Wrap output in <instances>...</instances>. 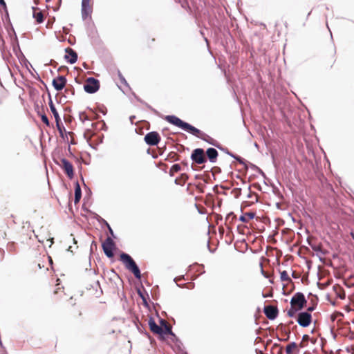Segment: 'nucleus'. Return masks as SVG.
Masks as SVG:
<instances>
[{"label":"nucleus","mask_w":354,"mask_h":354,"mask_svg":"<svg viewBox=\"0 0 354 354\" xmlns=\"http://www.w3.org/2000/svg\"><path fill=\"white\" fill-rule=\"evenodd\" d=\"M280 279L283 281H287L288 282L292 281L291 279L289 277V276L288 274V272L286 270H283L280 272Z\"/></svg>","instance_id":"nucleus-27"},{"label":"nucleus","mask_w":354,"mask_h":354,"mask_svg":"<svg viewBox=\"0 0 354 354\" xmlns=\"http://www.w3.org/2000/svg\"><path fill=\"white\" fill-rule=\"evenodd\" d=\"M75 196H82V189L78 181L75 183Z\"/></svg>","instance_id":"nucleus-28"},{"label":"nucleus","mask_w":354,"mask_h":354,"mask_svg":"<svg viewBox=\"0 0 354 354\" xmlns=\"http://www.w3.org/2000/svg\"><path fill=\"white\" fill-rule=\"evenodd\" d=\"M79 118L81 122L83 123L86 120H90L88 117L86 115L85 112H80Z\"/></svg>","instance_id":"nucleus-32"},{"label":"nucleus","mask_w":354,"mask_h":354,"mask_svg":"<svg viewBox=\"0 0 354 354\" xmlns=\"http://www.w3.org/2000/svg\"><path fill=\"white\" fill-rule=\"evenodd\" d=\"M32 9L33 10L32 17L37 22V24H41L44 21V15L41 11H37L38 8L32 6Z\"/></svg>","instance_id":"nucleus-18"},{"label":"nucleus","mask_w":354,"mask_h":354,"mask_svg":"<svg viewBox=\"0 0 354 354\" xmlns=\"http://www.w3.org/2000/svg\"><path fill=\"white\" fill-rule=\"evenodd\" d=\"M147 109L151 110L153 113H154L156 115L160 116V113L155 109H153L151 105H149L148 103L145 102L144 104Z\"/></svg>","instance_id":"nucleus-34"},{"label":"nucleus","mask_w":354,"mask_h":354,"mask_svg":"<svg viewBox=\"0 0 354 354\" xmlns=\"http://www.w3.org/2000/svg\"><path fill=\"white\" fill-rule=\"evenodd\" d=\"M107 229H108L109 232V234H111V236H113V238H115V234H114V232H113V230H112L111 227V226H109V227H107Z\"/></svg>","instance_id":"nucleus-47"},{"label":"nucleus","mask_w":354,"mask_h":354,"mask_svg":"<svg viewBox=\"0 0 354 354\" xmlns=\"http://www.w3.org/2000/svg\"><path fill=\"white\" fill-rule=\"evenodd\" d=\"M235 219L236 215H234L233 212H230L225 217V221L229 222L230 224H231Z\"/></svg>","instance_id":"nucleus-29"},{"label":"nucleus","mask_w":354,"mask_h":354,"mask_svg":"<svg viewBox=\"0 0 354 354\" xmlns=\"http://www.w3.org/2000/svg\"><path fill=\"white\" fill-rule=\"evenodd\" d=\"M148 325L150 330L154 334L159 335L160 332H162V327L159 326L155 322L153 317H149L148 321Z\"/></svg>","instance_id":"nucleus-16"},{"label":"nucleus","mask_w":354,"mask_h":354,"mask_svg":"<svg viewBox=\"0 0 354 354\" xmlns=\"http://www.w3.org/2000/svg\"><path fill=\"white\" fill-rule=\"evenodd\" d=\"M102 248L106 257L109 259L114 257V251L116 249V245L111 237H106L105 241L102 243Z\"/></svg>","instance_id":"nucleus-4"},{"label":"nucleus","mask_w":354,"mask_h":354,"mask_svg":"<svg viewBox=\"0 0 354 354\" xmlns=\"http://www.w3.org/2000/svg\"><path fill=\"white\" fill-rule=\"evenodd\" d=\"M0 346H1V348L2 349H3V354H5V351H6L5 350V347L3 346V343H2V342H1V339H0Z\"/></svg>","instance_id":"nucleus-60"},{"label":"nucleus","mask_w":354,"mask_h":354,"mask_svg":"<svg viewBox=\"0 0 354 354\" xmlns=\"http://www.w3.org/2000/svg\"><path fill=\"white\" fill-rule=\"evenodd\" d=\"M100 81L93 77H88L84 84V90L88 94L96 93L100 89Z\"/></svg>","instance_id":"nucleus-3"},{"label":"nucleus","mask_w":354,"mask_h":354,"mask_svg":"<svg viewBox=\"0 0 354 354\" xmlns=\"http://www.w3.org/2000/svg\"><path fill=\"white\" fill-rule=\"evenodd\" d=\"M67 83L66 77L64 75H58L52 81V85L57 91H62Z\"/></svg>","instance_id":"nucleus-12"},{"label":"nucleus","mask_w":354,"mask_h":354,"mask_svg":"<svg viewBox=\"0 0 354 354\" xmlns=\"http://www.w3.org/2000/svg\"><path fill=\"white\" fill-rule=\"evenodd\" d=\"M134 97H136V99L140 102V103H142V104H145V101H143L142 99H140L139 97L136 96V94H133Z\"/></svg>","instance_id":"nucleus-51"},{"label":"nucleus","mask_w":354,"mask_h":354,"mask_svg":"<svg viewBox=\"0 0 354 354\" xmlns=\"http://www.w3.org/2000/svg\"><path fill=\"white\" fill-rule=\"evenodd\" d=\"M65 52L64 59L68 63L73 64L77 61V53L73 48L68 47L65 48Z\"/></svg>","instance_id":"nucleus-13"},{"label":"nucleus","mask_w":354,"mask_h":354,"mask_svg":"<svg viewBox=\"0 0 354 354\" xmlns=\"http://www.w3.org/2000/svg\"><path fill=\"white\" fill-rule=\"evenodd\" d=\"M307 242L308 243V245L311 247L312 250L315 252H320L322 254L324 255L326 254V252L322 250L321 247L319 245H316L315 244H312L310 241H309V239L308 238L307 239Z\"/></svg>","instance_id":"nucleus-23"},{"label":"nucleus","mask_w":354,"mask_h":354,"mask_svg":"<svg viewBox=\"0 0 354 354\" xmlns=\"http://www.w3.org/2000/svg\"><path fill=\"white\" fill-rule=\"evenodd\" d=\"M48 100H49L48 105H49L50 109V111H51V112H52V113H53V116L55 118V122H57V120H60L61 118H60L59 115V113H58V112H57V109L55 108V104L53 102V100H52L51 95H50V93H48Z\"/></svg>","instance_id":"nucleus-17"},{"label":"nucleus","mask_w":354,"mask_h":354,"mask_svg":"<svg viewBox=\"0 0 354 354\" xmlns=\"http://www.w3.org/2000/svg\"><path fill=\"white\" fill-rule=\"evenodd\" d=\"M316 308V305H313L312 306H309L308 308H307V311L306 312H308L310 313V312H313V310H315Z\"/></svg>","instance_id":"nucleus-46"},{"label":"nucleus","mask_w":354,"mask_h":354,"mask_svg":"<svg viewBox=\"0 0 354 354\" xmlns=\"http://www.w3.org/2000/svg\"><path fill=\"white\" fill-rule=\"evenodd\" d=\"M147 109L151 110L153 113H154L156 115L160 116V113L155 109H153L151 105H149L148 103L145 102L144 104Z\"/></svg>","instance_id":"nucleus-35"},{"label":"nucleus","mask_w":354,"mask_h":354,"mask_svg":"<svg viewBox=\"0 0 354 354\" xmlns=\"http://www.w3.org/2000/svg\"><path fill=\"white\" fill-rule=\"evenodd\" d=\"M166 334H168V335H174V332L172 331L171 328L168 326V325H165L163 328H162V332H160L159 335L160 337H163L164 335H166Z\"/></svg>","instance_id":"nucleus-24"},{"label":"nucleus","mask_w":354,"mask_h":354,"mask_svg":"<svg viewBox=\"0 0 354 354\" xmlns=\"http://www.w3.org/2000/svg\"><path fill=\"white\" fill-rule=\"evenodd\" d=\"M306 304L307 299L301 292H297L290 299L291 306H295L300 310H302L306 306Z\"/></svg>","instance_id":"nucleus-5"},{"label":"nucleus","mask_w":354,"mask_h":354,"mask_svg":"<svg viewBox=\"0 0 354 354\" xmlns=\"http://www.w3.org/2000/svg\"><path fill=\"white\" fill-rule=\"evenodd\" d=\"M218 231L221 234H223L224 233V229L223 227H219L218 228Z\"/></svg>","instance_id":"nucleus-63"},{"label":"nucleus","mask_w":354,"mask_h":354,"mask_svg":"<svg viewBox=\"0 0 354 354\" xmlns=\"http://www.w3.org/2000/svg\"><path fill=\"white\" fill-rule=\"evenodd\" d=\"M0 5L3 8L6 16L8 17V11L6 1L4 0H0Z\"/></svg>","instance_id":"nucleus-38"},{"label":"nucleus","mask_w":354,"mask_h":354,"mask_svg":"<svg viewBox=\"0 0 354 354\" xmlns=\"http://www.w3.org/2000/svg\"><path fill=\"white\" fill-rule=\"evenodd\" d=\"M81 197L82 196H75V198H74V203L75 204H77L80 202V199H81Z\"/></svg>","instance_id":"nucleus-48"},{"label":"nucleus","mask_w":354,"mask_h":354,"mask_svg":"<svg viewBox=\"0 0 354 354\" xmlns=\"http://www.w3.org/2000/svg\"><path fill=\"white\" fill-rule=\"evenodd\" d=\"M260 266H261V273H262V274H263L265 277H268V276H267V275L266 274V273L264 272V270H263V266H262V263H260Z\"/></svg>","instance_id":"nucleus-57"},{"label":"nucleus","mask_w":354,"mask_h":354,"mask_svg":"<svg viewBox=\"0 0 354 354\" xmlns=\"http://www.w3.org/2000/svg\"><path fill=\"white\" fill-rule=\"evenodd\" d=\"M292 278L294 279H299L300 278V274L299 273H297L295 271H292Z\"/></svg>","instance_id":"nucleus-45"},{"label":"nucleus","mask_w":354,"mask_h":354,"mask_svg":"<svg viewBox=\"0 0 354 354\" xmlns=\"http://www.w3.org/2000/svg\"><path fill=\"white\" fill-rule=\"evenodd\" d=\"M100 113H102L104 115L106 114V110L100 109Z\"/></svg>","instance_id":"nucleus-64"},{"label":"nucleus","mask_w":354,"mask_h":354,"mask_svg":"<svg viewBox=\"0 0 354 354\" xmlns=\"http://www.w3.org/2000/svg\"><path fill=\"white\" fill-rule=\"evenodd\" d=\"M90 0H82V17L83 20H85L88 16H91L92 9L89 5Z\"/></svg>","instance_id":"nucleus-14"},{"label":"nucleus","mask_w":354,"mask_h":354,"mask_svg":"<svg viewBox=\"0 0 354 354\" xmlns=\"http://www.w3.org/2000/svg\"><path fill=\"white\" fill-rule=\"evenodd\" d=\"M206 158L211 163H215L217 161L218 153L215 148L209 147L206 150Z\"/></svg>","instance_id":"nucleus-15"},{"label":"nucleus","mask_w":354,"mask_h":354,"mask_svg":"<svg viewBox=\"0 0 354 354\" xmlns=\"http://www.w3.org/2000/svg\"><path fill=\"white\" fill-rule=\"evenodd\" d=\"M137 293L138 296L141 298V299H142V298L149 297V295L147 294V292L146 293V295H145L140 289L137 290Z\"/></svg>","instance_id":"nucleus-40"},{"label":"nucleus","mask_w":354,"mask_h":354,"mask_svg":"<svg viewBox=\"0 0 354 354\" xmlns=\"http://www.w3.org/2000/svg\"><path fill=\"white\" fill-rule=\"evenodd\" d=\"M97 248V245L95 241H93L90 247V252L93 253L94 250H96Z\"/></svg>","instance_id":"nucleus-41"},{"label":"nucleus","mask_w":354,"mask_h":354,"mask_svg":"<svg viewBox=\"0 0 354 354\" xmlns=\"http://www.w3.org/2000/svg\"><path fill=\"white\" fill-rule=\"evenodd\" d=\"M297 322L300 326L306 328L312 322V315L308 312H299L297 314Z\"/></svg>","instance_id":"nucleus-8"},{"label":"nucleus","mask_w":354,"mask_h":354,"mask_svg":"<svg viewBox=\"0 0 354 354\" xmlns=\"http://www.w3.org/2000/svg\"><path fill=\"white\" fill-rule=\"evenodd\" d=\"M310 339V337L308 335H304L303 337H302V339L303 340H305V341H307Z\"/></svg>","instance_id":"nucleus-53"},{"label":"nucleus","mask_w":354,"mask_h":354,"mask_svg":"<svg viewBox=\"0 0 354 354\" xmlns=\"http://www.w3.org/2000/svg\"><path fill=\"white\" fill-rule=\"evenodd\" d=\"M181 167L179 164H174L171 167V171H174L175 173L180 171Z\"/></svg>","instance_id":"nucleus-36"},{"label":"nucleus","mask_w":354,"mask_h":354,"mask_svg":"<svg viewBox=\"0 0 354 354\" xmlns=\"http://www.w3.org/2000/svg\"><path fill=\"white\" fill-rule=\"evenodd\" d=\"M297 346L298 345L295 342H292L290 344H288L286 347V354H295L293 353V350H295L296 353H298L299 352V350L297 349Z\"/></svg>","instance_id":"nucleus-20"},{"label":"nucleus","mask_w":354,"mask_h":354,"mask_svg":"<svg viewBox=\"0 0 354 354\" xmlns=\"http://www.w3.org/2000/svg\"><path fill=\"white\" fill-rule=\"evenodd\" d=\"M245 216H248L249 219H253L255 217V213L249 212L245 214Z\"/></svg>","instance_id":"nucleus-43"},{"label":"nucleus","mask_w":354,"mask_h":354,"mask_svg":"<svg viewBox=\"0 0 354 354\" xmlns=\"http://www.w3.org/2000/svg\"><path fill=\"white\" fill-rule=\"evenodd\" d=\"M64 92L66 93L64 95L66 98H71V97H73L75 95V89L72 86L71 87H67Z\"/></svg>","instance_id":"nucleus-26"},{"label":"nucleus","mask_w":354,"mask_h":354,"mask_svg":"<svg viewBox=\"0 0 354 354\" xmlns=\"http://www.w3.org/2000/svg\"><path fill=\"white\" fill-rule=\"evenodd\" d=\"M120 80H121L122 82H124L125 84H127L126 80L124 79V77H123L120 74Z\"/></svg>","instance_id":"nucleus-61"},{"label":"nucleus","mask_w":354,"mask_h":354,"mask_svg":"<svg viewBox=\"0 0 354 354\" xmlns=\"http://www.w3.org/2000/svg\"><path fill=\"white\" fill-rule=\"evenodd\" d=\"M301 310L300 309H298L297 307L295 306H291L290 309L287 312V315L289 317H294L295 316V314L299 311Z\"/></svg>","instance_id":"nucleus-25"},{"label":"nucleus","mask_w":354,"mask_h":354,"mask_svg":"<svg viewBox=\"0 0 354 354\" xmlns=\"http://www.w3.org/2000/svg\"><path fill=\"white\" fill-rule=\"evenodd\" d=\"M191 160L197 165H201L207 162L205 151L202 148H196L192 152Z\"/></svg>","instance_id":"nucleus-6"},{"label":"nucleus","mask_w":354,"mask_h":354,"mask_svg":"<svg viewBox=\"0 0 354 354\" xmlns=\"http://www.w3.org/2000/svg\"><path fill=\"white\" fill-rule=\"evenodd\" d=\"M248 189L249 191H250V186H249ZM252 193L251 192H250L249 194L247 196V198H252Z\"/></svg>","instance_id":"nucleus-59"},{"label":"nucleus","mask_w":354,"mask_h":354,"mask_svg":"<svg viewBox=\"0 0 354 354\" xmlns=\"http://www.w3.org/2000/svg\"><path fill=\"white\" fill-rule=\"evenodd\" d=\"M263 313L268 319L274 320L279 315V310L277 306L268 305L264 306Z\"/></svg>","instance_id":"nucleus-11"},{"label":"nucleus","mask_w":354,"mask_h":354,"mask_svg":"<svg viewBox=\"0 0 354 354\" xmlns=\"http://www.w3.org/2000/svg\"><path fill=\"white\" fill-rule=\"evenodd\" d=\"M56 122L57 129L59 133L60 136L64 139L65 136H66V133L64 134V131H65L64 127L62 125L61 120H57Z\"/></svg>","instance_id":"nucleus-22"},{"label":"nucleus","mask_w":354,"mask_h":354,"mask_svg":"<svg viewBox=\"0 0 354 354\" xmlns=\"http://www.w3.org/2000/svg\"><path fill=\"white\" fill-rule=\"evenodd\" d=\"M279 328H280V330L281 331V333L286 336V338H279V337H277V339L279 341V342H287L289 338H290V330L289 329H287L283 324H281L279 325Z\"/></svg>","instance_id":"nucleus-19"},{"label":"nucleus","mask_w":354,"mask_h":354,"mask_svg":"<svg viewBox=\"0 0 354 354\" xmlns=\"http://www.w3.org/2000/svg\"><path fill=\"white\" fill-rule=\"evenodd\" d=\"M260 266H261V273H262V274H263L265 277H268V276H267V275L266 274V273L264 272V270H263V266H262V263H260Z\"/></svg>","instance_id":"nucleus-55"},{"label":"nucleus","mask_w":354,"mask_h":354,"mask_svg":"<svg viewBox=\"0 0 354 354\" xmlns=\"http://www.w3.org/2000/svg\"><path fill=\"white\" fill-rule=\"evenodd\" d=\"M235 160L240 164L244 165L245 169H248L246 161L243 158H241L239 156H237V157H235Z\"/></svg>","instance_id":"nucleus-33"},{"label":"nucleus","mask_w":354,"mask_h":354,"mask_svg":"<svg viewBox=\"0 0 354 354\" xmlns=\"http://www.w3.org/2000/svg\"><path fill=\"white\" fill-rule=\"evenodd\" d=\"M160 324L161 326H162V327H164L165 325H167L166 322L163 319H160Z\"/></svg>","instance_id":"nucleus-52"},{"label":"nucleus","mask_w":354,"mask_h":354,"mask_svg":"<svg viewBox=\"0 0 354 354\" xmlns=\"http://www.w3.org/2000/svg\"><path fill=\"white\" fill-rule=\"evenodd\" d=\"M228 156L235 159V157H237L238 155L233 153L232 152L230 151L228 153Z\"/></svg>","instance_id":"nucleus-54"},{"label":"nucleus","mask_w":354,"mask_h":354,"mask_svg":"<svg viewBox=\"0 0 354 354\" xmlns=\"http://www.w3.org/2000/svg\"><path fill=\"white\" fill-rule=\"evenodd\" d=\"M160 140V134L157 131H154L147 133L144 137L145 143L149 146L158 145Z\"/></svg>","instance_id":"nucleus-10"},{"label":"nucleus","mask_w":354,"mask_h":354,"mask_svg":"<svg viewBox=\"0 0 354 354\" xmlns=\"http://www.w3.org/2000/svg\"><path fill=\"white\" fill-rule=\"evenodd\" d=\"M120 260L124 265L125 268L133 273L136 279H141L142 274L140 270L136 261L129 254L123 252H121L120 254Z\"/></svg>","instance_id":"nucleus-2"},{"label":"nucleus","mask_w":354,"mask_h":354,"mask_svg":"<svg viewBox=\"0 0 354 354\" xmlns=\"http://www.w3.org/2000/svg\"><path fill=\"white\" fill-rule=\"evenodd\" d=\"M260 266H261V273H262V274H263L265 277H268V276H267V275L266 274V273L264 272V270H263V266H262V263H260Z\"/></svg>","instance_id":"nucleus-56"},{"label":"nucleus","mask_w":354,"mask_h":354,"mask_svg":"<svg viewBox=\"0 0 354 354\" xmlns=\"http://www.w3.org/2000/svg\"><path fill=\"white\" fill-rule=\"evenodd\" d=\"M250 167L253 169V170H257L259 172V174H261L263 176H265V174L264 172L260 169L259 168L257 165L252 164V163H250Z\"/></svg>","instance_id":"nucleus-37"},{"label":"nucleus","mask_w":354,"mask_h":354,"mask_svg":"<svg viewBox=\"0 0 354 354\" xmlns=\"http://www.w3.org/2000/svg\"><path fill=\"white\" fill-rule=\"evenodd\" d=\"M165 120L169 123L181 129L182 130L197 137L198 138L207 142L208 144L215 147H219V142L209 135L203 132L196 127L192 126L189 123L182 120L174 115H169L165 117Z\"/></svg>","instance_id":"nucleus-1"},{"label":"nucleus","mask_w":354,"mask_h":354,"mask_svg":"<svg viewBox=\"0 0 354 354\" xmlns=\"http://www.w3.org/2000/svg\"><path fill=\"white\" fill-rule=\"evenodd\" d=\"M239 221L243 223H247L248 220L246 218V216L245 214V215H241L239 216Z\"/></svg>","instance_id":"nucleus-44"},{"label":"nucleus","mask_w":354,"mask_h":354,"mask_svg":"<svg viewBox=\"0 0 354 354\" xmlns=\"http://www.w3.org/2000/svg\"><path fill=\"white\" fill-rule=\"evenodd\" d=\"M12 51L15 53V55L17 57V58L19 59L20 63L21 64H24L26 65L27 64H30L29 62L28 61V59L26 58V57L23 54L22 51L21 50L18 41V39H17V35L15 33V39L12 42Z\"/></svg>","instance_id":"nucleus-7"},{"label":"nucleus","mask_w":354,"mask_h":354,"mask_svg":"<svg viewBox=\"0 0 354 354\" xmlns=\"http://www.w3.org/2000/svg\"><path fill=\"white\" fill-rule=\"evenodd\" d=\"M172 337V341L173 342H178L179 339L178 338V337L175 335V333H174V335H171Z\"/></svg>","instance_id":"nucleus-50"},{"label":"nucleus","mask_w":354,"mask_h":354,"mask_svg":"<svg viewBox=\"0 0 354 354\" xmlns=\"http://www.w3.org/2000/svg\"><path fill=\"white\" fill-rule=\"evenodd\" d=\"M147 298L148 297H146V298H142V302H143V304L146 307H149V304H148V302H147Z\"/></svg>","instance_id":"nucleus-49"},{"label":"nucleus","mask_w":354,"mask_h":354,"mask_svg":"<svg viewBox=\"0 0 354 354\" xmlns=\"http://www.w3.org/2000/svg\"><path fill=\"white\" fill-rule=\"evenodd\" d=\"M87 289H95L96 290L97 297H99L102 293V290L100 287L99 281H96L93 284L90 285L89 287L88 286Z\"/></svg>","instance_id":"nucleus-21"},{"label":"nucleus","mask_w":354,"mask_h":354,"mask_svg":"<svg viewBox=\"0 0 354 354\" xmlns=\"http://www.w3.org/2000/svg\"><path fill=\"white\" fill-rule=\"evenodd\" d=\"M95 218L98 221L99 223L104 225L106 227H108L109 226H110V225L109 224V223L104 220V218H102L101 216H100L98 214H95Z\"/></svg>","instance_id":"nucleus-30"},{"label":"nucleus","mask_w":354,"mask_h":354,"mask_svg":"<svg viewBox=\"0 0 354 354\" xmlns=\"http://www.w3.org/2000/svg\"><path fill=\"white\" fill-rule=\"evenodd\" d=\"M55 162L57 165L60 166V167L64 171L65 174L70 179L73 178V176H74L73 166L72 163L68 160H67L65 158H61L62 165H59L58 163V162H57V161H55Z\"/></svg>","instance_id":"nucleus-9"},{"label":"nucleus","mask_w":354,"mask_h":354,"mask_svg":"<svg viewBox=\"0 0 354 354\" xmlns=\"http://www.w3.org/2000/svg\"><path fill=\"white\" fill-rule=\"evenodd\" d=\"M181 176H182V178H184L185 180L188 178V176H187V175L186 174H182Z\"/></svg>","instance_id":"nucleus-62"},{"label":"nucleus","mask_w":354,"mask_h":354,"mask_svg":"<svg viewBox=\"0 0 354 354\" xmlns=\"http://www.w3.org/2000/svg\"><path fill=\"white\" fill-rule=\"evenodd\" d=\"M135 118H136V116H135V115H131V116L129 117V120H130V122H131V124H133V120H134Z\"/></svg>","instance_id":"nucleus-58"},{"label":"nucleus","mask_w":354,"mask_h":354,"mask_svg":"<svg viewBox=\"0 0 354 354\" xmlns=\"http://www.w3.org/2000/svg\"><path fill=\"white\" fill-rule=\"evenodd\" d=\"M38 114L40 115L41 117V121L47 126V127H49L50 126V121L47 117V115L45 114V113H42V114H40L39 113H38Z\"/></svg>","instance_id":"nucleus-31"},{"label":"nucleus","mask_w":354,"mask_h":354,"mask_svg":"<svg viewBox=\"0 0 354 354\" xmlns=\"http://www.w3.org/2000/svg\"><path fill=\"white\" fill-rule=\"evenodd\" d=\"M220 151L224 152L225 153L227 154L230 153V151L226 147H223L221 144H219V147H217Z\"/></svg>","instance_id":"nucleus-39"},{"label":"nucleus","mask_w":354,"mask_h":354,"mask_svg":"<svg viewBox=\"0 0 354 354\" xmlns=\"http://www.w3.org/2000/svg\"><path fill=\"white\" fill-rule=\"evenodd\" d=\"M233 192L235 193V198H239L241 194V188H234Z\"/></svg>","instance_id":"nucleus-42"}]
</instances>
